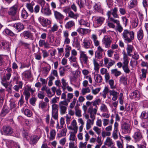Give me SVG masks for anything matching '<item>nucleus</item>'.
I'll return each instance as SVG.
<instances>
[{
  "mask_svg": "<svg viewBox=\"0 0 148 148\" xmlns=\"http://www.w3.org/2000/svg\"><path fill=\"white\" fill-rule=\"evenodd\" d=\"M122 36L125 42L127 44L132 42L134 39V34L133 31L126 29L123 30Z\"/></svg>",
  "mask_w": 148,
  "mask_h": 148,
  "instance_id": "1",
  "label": "nucleus"
},
{
  "mask_svg": "<svg viewBox=\"0 0 148 148\" xmlns=\"http://www.w3.org/2000/svg\"><path fill=\"white\" fill-rule=\"evenodd\" d=\"M18 11V7L17 5H14L9 9L8 13L12 20L16 21L18 19V16L17 14Z\"/></svg>",
  "mask_w": 148,
  "mask_h": 148,
  "instance_id": "2",
  "label": "nucleus"
},
{
  "mask_svg": "<svg viewBox=\"0 0 148 148\" xmlns=\"http://www.w3.org/2000/svg\"><path fill=\"white\" fill-rule=\"evenodd\" d=\"M68 105V104L66 100L60 102L59 106L61 114H64L66 112L67 107Z\"/></svg>",
  "mask_w": 148,
  "mask_h": 148,
  "instance_id": "3",
  "label": "nucleus"
},
{
  "mask_svg": "<svg viewBox=\"0 0 148 148\" xmlns=\"http://www.w3.org/2000/svg\"><path fill=\"white\" fill-rule=\"evenodd\" d=\"M135 132L133 136V138L135 142H139L143 138L142 133L140 130L138 129H135Z\"/></svg>",
  "mask_w": 148,
  "mask_h": 148,
  "instance_id": "4",
  "label": "nucleus"
},
{
  "mask_svg": "<svg viewBox=\"0 0 148 148\" xmlns=\"http://www.w3.org/2000/svg\"><path fill=\"white\" fill-rule=\"evenodd\" d=\"M117 12L118 8L116 7L113 9H112L110 11H108L106 14L108 16V18L112 17L111 16V15H112L114 18H119V16L117 14Z\"/></svg>",
  "mask_w": 148,
  "mask_h": 148,
  "instance_id": "5",
  "label": "nucleus"
},
{
  "mask_svg": "<svg viewBox=\"0 0 148 148\" xmlns=\"http://www.w3.org/2000/svg\"><path fill=\"white\" fill-rule=\"evenodd\" d=\"M112 125H110L105 129V131H103L101 133L102 137L104 138L106 136H109L111 134V132L112 130Z\"/></svg>",
  "mask_w": 148,
  "mask_h": 148,
  "instance_id": "6",
  "label": "nucleus"
},
{
  "mask_svg": "<svg viewBox=\"0 0 148 148\" xmlns=\"http://www.w3.org/2000/svg\"><path fill=\"white\" fill-rule=\"evenodd\" d=\"M112 40L110 36H106L103 39V42L106 48L110 46Z\"/></svg>",
  "mask_w": 148,
  "mask_h": 148,
  "instance_id": "7",
  "label": "nucleus"
},
{
  "mask_svg": "<svg viewBox=\"0 0 148 148\" xmlns=\"http://www.w3.org/2000/svg\"><path fill=\"white\" fill-rule=\"evenodd\" d=\"M20 35L21 36H23L26 39H29L32 40H34L33 34L29 31H24Z\"/></svg>",
  "mask_w": 148,
  "mask_h": 148,
  "instance_id": "8",
  "label": "nucleus"
},
{
  "mask_svg": "<svg viewBox=\"0 0 148 148\" xmlns=\"http://www.w3.org/2000/svg\"><path fill=\"white\" fill-rule=\"evenodd\" d=\"M11 26L14 27L17 30L18 32H21L24 28L23 24L21 22L12 24Z\"/></svg>",
  "mask_w": 148,
  "mask_h": 148,
  "instance_id": "9",
  "label": "nucleus"
},
{
  "mask_svg": "<svg viewBox=\"0 0 148 148\" xmlns=\"http://www.w3.org/2000/svg\"><path fill=\"white\" fill-rule=\"evenodd\" d=\"M130 97V98L131 99H134L136 100H138L140 97V92L137 90H135L131 93Z\"/></svg>",
  "mask_w": 148,
  "mask_h": 148,
  "instance_id": "10",
  "label": "nucleus"
},
{
  "mask_svg": "<svg viewBox=\"0 0 148 148\" xmlns=\"http://www.w3.org/2000/svg\"><path fill=\"white\" fill-rule=\"evenodd\" d=\"M41 11L47 16L50 15L51 14V10L50 9L49 5L48 3L46 4L45 7L42 9Z\"/></svg>",
  "mask_w": 148,
  "mask_h": 148,
  "instance_id": "11",
  "label": "nucleus"
},
{
  "mask_svg": "<svg viewBox=\"0 0 148 148\" xmlns=\"http://www.w3.org/2000/svg\"><path fill=\"white\" fill-rule=\"evenodd\" d=\"M38 20L40 23L44 26L49 25L51 23L50 20L44 18L43 17L38 18Z\"/></svg>",
  "mask_w": 148,
  "mask_h": 148,
  "instance_id": "12",
  "label": "nucleus"
},
{
  "mask_svg": "<svg viewBox=\"0 0 148 148\" xmlns=\"http://www.w3.org/2000/svg\"><path fill=\"white\" fill-rule=\"evenodd\" d=\"M11 109L6 105H4L1 110L0 115L2 117L5 116L7 114L10 112Z\"/></svg>",
  "mask_w": 148,
  "mask_h": 148,
  "instance_id": "13",
  "label": "nucleus"
},
{
  "mask_svg": "<svg viewBox=\"0 0 148 148\" xmlns=\"http://www.w3.org/2000/svg\"><path fill=\"white\" fill-rule=\"evenodd\" d=\"M69 130H73L75 133H76L77 130V123L75 119H73L71 123V125L67 126Z\"/></svg>",
  "mask_w": 148,
  "mask_h": 148,
  "instance_id": "14",
  "label": "nucleus"
},
{
  "mask_svg": "<svg viewBox=\"0 0 148 148\" xmlns=\"http://www.w3.org/2000/svg\"><path fill=\"white\" fill-rule=\"evenodd\" d=\"M2 128L4 134L5 135L10 134L13 133L12 129L10 126H4Z\"/></svg>",
  "mask_w": 148,
  "mask_h": 148,
  "instance_id": "15",
  "label": "nucleus"
},
{
  "mask_svg": "<svg viewBox=\"0 0 148 148\" xmlns=\"http://www.w3.org/2000/svg\"><path fill=\"white\" fill-rule=\"evenodd\" d=\"M88 113L90 114V117L93 119L95 118V115L97 112V110L96 108H93L92 107L89 108L88 110Z\"/></svg>",
  "mask_w": 148,
  "mask_h": 148,
  "instance_id": "16",
  "label": "nucleus"
},
{
  "mask_svg": "<svg viewBox=\"0 0 148 148\" xmlns=\"http://www.w3.org/2000/svg\"><path fill=\"white\" fill-rule=\"evenodd\" d=\"M54 16L57 20L60 21H62L64 18V16L60 12L56 11H54Z\"/></svg>",
  "mask_w": 148,
  "mask_h": 148,
  "instance_id": "17",
  "label": "nucleus"
},
{
  "mask_svg": "<svg viewBox=\"0 0 148 148\" xmlns=\"http://www.w3.org/2000/svg\"><path fill=\"white\" fill-rule=\"evenodd\" d=\"M121 128L124 131L128 132L130 129V125L126 122H124L121 125Z\"/></svg>",
  "mask_w": 148,
  "mask_h": 148,
  "instance_id": "18",
  "label": "nucleus"
},
{
  "mask_svg": "<svg viewBox=\"0 0 148 148\" xmlns=\"http://www.w3.org/2000/svg\"><path fill=\"white\" fill-rule=\"evenodd\" d=\"M40 137L37 135H34L32 136L30 139V142L31 144H34L37 143L39 140Z\"/></svg>",
  "mask_w": 148,
  "mask_h": 148,
  "instance_id": "19",
  "label": "nucleus"
},
{
  "mask_svg": "<svg viewBox=\"0 0 148 148\" xmlns=\"http://www.w3.org/2000/svg\"><path fill=\"white\" fill-rule=\"evenodd\" d=\"M105 18L102 17H97L95 18L96 23L99 26H100L103 23Z\"/></svg>",
  "mask_w": 148,
  "mask_h": 148,
  "instance_id": "20",
  "label": "nucleus"
},
{
  "mask_svg": "<svg viewBox=\"0 0 148 148\" xmlns=\"http://www.w3.org/2000/svg\"><path fill=\"white\" fill-rule=\"evenodd\" d=\"M1 84L5 87V88H8L9 84V82L7 81V80L5 79V76H3L1 78Z\"/></svg>",
  "mask_w": 148,
  "mask_h": 148,
  "instance_id": "21",
  "label": "nucleus"
},
{
  "mask_svg": "<svg viewBox=\"0 0 148 148\" xmlns=\"http://www.w3.org/2000/svg\"><path fill=\"white\" fill-rule=\"evenodd\" d=\"M138 2L137 0H132L130 1L128 7L130 9H132L136 6L138 5Z\"/></svg>",
  "mask_w": 148,
  "mask_h": 148,
  "instance_id": "22",
  "label": "nucleus"
},
{
  "mask_svg": "<svg viewBox=\"0 0 148 148\" xmlns=\"http://www.w3.org/2000/svg\"><path fill=\"white\" fill-rule=\"evenodd\" d=\"M104 143L105 145H107L109 147H111L114 145V143L112 139L109 137H107Z\"/></svg>",
  "mask_w": 148,
  "mask_h": 148,
  "instance_id": "23",
  "label": "nucleus"
},
{
  "mask_svg": "<svg viewBox=\"0 0 148 148\" xmlns=\"http://www.w3.org/2000/svg\"><path fill=\"white\" fill-rule=\"evenodd\" d=\"M35 5L34 2L32 3H27L26 7L29 11L31 13L34 12L33 6Z\"/></svg>",
  "mask_w": 148,
  "mask_h": 148,
  "instance_id": "24",
  "label": "nucleus"
},
{
  "mask_svg": "<svg viewBox=\"0 0 148 148\" xmlns=\"http://www.w3.org/2000/svg\"><path fill=\"white\" fill-rule=\"evenodd\" d=\"M18 45L20 46H23L25 49H28L30 45L22 40H20L18 41Z\"/></svg>",
  "mask_w": 148,
  "mask_h": 148,
  "instance_id": "25",
  "label": "nucleus"
},
{
  "mask_svg": "<svg viewBox=\"0 0 148 148\" xmlns=\"http://www.w3.org/2000/svg\"><path fill=\"white\" fill-rule=\"evenodd\" d=\"M3 32L7 35L12 37H16L17 36L16 34H15L11 30L8 29H5L3 31Z\"/></svg>",
  "mask_w": 148,
  "mask_h": 148,
  "instance_id": "26",
  "label": "nucleus"
},
{
  "mask_svg": "<svg viewBox=\"0 0 148 148\" xmlns=\"http://www.w3.org/2000/svg\"><path fill=\"white\" fill-rule=\"evenodd\" d=\"M134 47L132 45H127V47L126 49L127 51V53L128 56H131L132 55L131 54L132 53Z\"/></svg>",
  "mask_w": 148,
  "mask_h": 148,
  "instance_id": "27",
  "label": "nucleus"
},
{
  "mask_svg": "<svg viewBox=\"0 0 148 148\" xmlns=\"http://www.w3.org/2000/svg\"><path fill=\"white\" fill-rule=\"evenodd\" d=\"M129 59H130L128 57L127 55L125 52L123 54V65L128 64Z\"/></svg>",
  "mask_w": 148,
  "mask_h": 148,
  "instance_id": "28",
  "label": "nucleus"
},
{
  "mask_svg": "<svg viewBox=\"0 0 148 148\" xmlns=\"http://www.w3.org/2000/svg\"><path fill=\"white\" fill-rule=\"evenodd\" d=\"M137 36L138 39V40H141L143 38L144 34L143 30L141 28H140L137 32Z\"/></svg>",
  "mask_w": 148,
  "mask_h": 148,
  "instance_id": "29",
  "label": "nucleus"
},
{
  "mask_svg": "<svg viewBox=\"0 0 148 148\" xmlns=\"http://www.w3.org/2000/svg\"><path fill=\"white\" fill-rule=\"evenodd\" d=\"M95 82L97 83H101L103 80L102 76L99 74H96L94 76Z\"/></svg>",
  "mask_w": 148,
  "mask_h": 148,
  "instance_id": "30",
  "label": "nucleus"
},
{
  "mask_svg": "<svg viewBox=\"0 0 148 148\" xmlns=\"http://www.w3.org/2000/svg\"><path fill=\"white\" fill-rule=\"evenodd\" d=\"M67 66L60 67L59 69L60 75L61 76H64L65 75V72L66 71Z\"/></svg>",
  "mask_w": 148,
  "mask_h": 148,
  "instance_id": "31",
  "label": "nucleus"
},
{
  "mask_svg": "<svg viewBox=\"0 0 148 148\" xmlns=\"http://www.w3.org/2000/svg\"><path fill=\"white\" fill-rule=\"evenodd\" d=\"M111 73L116 77H117L121 75V73L120 71H118L117 69H114L111 70Z\"/></svg>",
  "mask_w": 148,
  "mask_h": 148,
  "instance_id": "32",
  "label": "nucleus"
},
{
  "mask_svg": "<svg viewBox=\"0 0 148 148\" xmlns=\"http://www.w3.org/2000/svg\"><path fill=\"white\" fill-rule=\"evenodd\" d=\"M75 25V23L73 21H70L66 23L65 25L66 29H70Z\"/></svg>",
  "mask_w": 148,
  "mask_h": 148,
  "instance_id": "33",
  "label": "nucleus"
},
{
  "mask_svg": "<svg viewBox=\"0 0 148 148\" xmlns=\"http://www.w3.org/2000/svg\"><path fill=\"white\" fill-rule=\"evenodd\" d=\"M92 38L93 40L95 45L96 46H98L99 44V41L97 40V37L95 34H92Z\"/></svg>",
  "mask_w": 148,
  "mask_h": 148,
  "instance_id": "34",
  "label": "nucleus"
},
{
  "mask_svg": "<svg viewBox=\"0 0 148 148\" xmlns=\"http://www.w3.org/2000/svg\"><path fill=\"white\" fill-rule=\"evenodd\" d=\"M18 85H15L13 87L14 89L16 91H18L19 89L22 88L23 86V83L22 81L18 82Z\"/></svg>",
  "mask_w": 148,
  "mask_h": 148,
  "instance_id": "35",
  "label": "nucleus"
},
{
  "mask_svg": "<svg viewBox=\"0 0 148 148\" xmlns=\"http://www.w3.org/2000/svg\"><path fill=\"white\" fill-rule=\"evenodd\" d=\"M93 119L91 121L90 119H88L86 123V129L88 130L90 128L91 125H93V123L94 120Z\"/></svg>",
  "mask_w": 148,
  "mask_h": 148,
  "instance_id": "36",
  "label": "nucleus"
},
{
  "mask_svg": "<svg viewBox=\"0 0 148 148\" xmlns=\"http://www.w3.org/2000/svg\"><path fill=\"white\" fill-rule=\"evenodd\" d=\"M56 132L55 130H51L50 132V137L49 139L50 140H53L55 137Z\"/></svg>",
  "mask_w": 148,
  "mask_h": 148,
  "instance_id": "37",
  "label": "nucleus"
},
{
  "mask_svg": "<svg viewBox=\"0 0 148 148\" xmlns=\"http://www.w3.org/2000/svg\"><path fill=\"white\" fill-rule=\"evenodd\" d=\"M61 83L62 84V88L64 91L66 89L67 86L68 85V84L66 82V80L64 78L61 80Z\"/></svg>",
  "mask_w": 148,
  "mask_h": 148,
  "instance_id": "38",
  "label": "nucleus"
},
{
  "mask_svg": "<svg viewBox=\"0 0 148 148\" xmlns=\"http://www.w3.org/2000/svg\"><path fill=\"white\" fill-rule=\"evenodd\" d=\"M21 16L22 18L25 19H26L28 16V13L24 9L22 11Z\"/></svg>",
  "mask_w": 148,
  "mask_h": 148,
  "instance_id": "39",
  "label": "nucleus"
},
{
  "mask_svg": "<svg viewBox=\"0 0 148 148\" xmlns=\"http://www.w3.org/2000/svg\"><path fill=\"white\" fill-rule=\"evenodd\" d=\"M120 82L121 83L125 85H126L127 84V79L124 76H122L120 78Z\"/></svg>",
  "mask_w": 148,
  "mask_h": 148,
  "instance_id": "40",
  "label": "nucleus"
},
{
  "mask_svg": "<svg viewBox=\"0 0 148 148\" xmlns=\"http://www.w3.org/2000/svg\"><path fill=\"white\" fill-rule=\"evenodd\" d=\"M67 131V130L66 128H64L60 132V133L58 134V137L60 138L65 136L66 135Z\"/></svg>",
  "mask_w": 148,
  "mask_h": 148,
  "instance_id": "41",
  "label": "nucleus"
},
{
  "mask_svg": "<svg viewBox=\"0 0 148 148\" xmlns=\"http://www.w3.org/2000/svg\"><path fill=\"white\" fill-rule=\"evenodd\" d=\"M23 95L25 96V99L27 101H28L29 98L30 96V94L29 92L27 90H25L23 92Z\"/></svg>",
  "mask_w": 148,
  "mask_h": 148,
  "instance_id": "42",
  "label": "nucleus"
},
{
  "mask_svg": "<svg viewBox=\"0 0 148 148\" xmlns=\"http://www.w3.org/2000/svg\"><path fill=\"white\" fill-rule=\"evenodd\" d=\"M93 64L94 66V69L95 71H98L99 69V64L96 61L95 59L93 60Z\"/></svg>",
  "mask_w": 148,
  "mask_h": 148,
  "instance_id": "43",
  "label": "nucleus"
},
{
  "mask_svg": "<svg viewBox=\"0 0 148 148\" xmlns=\"http://www.w3.org/2000/svg\"><path fill=\"white\" fill-rule=\"evenodd\" d=\"M122 68L124 72L127 74H128L130 72V70L129 68L128 64L123 65Z\"/></svg>",
  "mask_w": 148,
  "mask_h": 148,
  "instance_id": "44",
  "label": "nucleus"
},
{
  "mask_svg": "<svg viewBox=\"0 0 148 148\" xmlns=\"http://www.w3.org/2000/svg\"><path fill=\"white\" fill-rule=\"evenodd\" d=\"M77 40L75 42V44L76 47L77 48V49L79 50L80 49V45L79 40L82 41V38L80 39V37L78 36L77 37Z\"/></svg>",
  "mask_w": 148,
  "mask_h": 148,
  "instance_id": "45",
  "label": "nucleus"
},
{
  "mask_svg": "<svg viewBox=\"0 0 148 148\" xmlns=\"http://www.w3.org/2000/svg\"><path fill=\"white\" fill-rule=\"evenodd\" d=\"M141 119H148V112H146V111H143L140 116Z\"/></svg>",
  "mask_w": 148,
  "mask_h": 148,
  "instance_id": "46",
  "label": "nucleus"
},
{
  "mask_svg": "<svg viewBox=\"0 0 148 148\" xmlns=\"http://www.w3.org/2000/svg\"><path fill=\"white\" fill-rule=\"evenodd\" d=\"M68 16L71 18L76 19L78 17V15L77 14H74L73 12L71 10L69 13Z\"/></svg>",
  "mask_w": 148,
  "mask_h": 148,
  "instance_id": "47",
  "label": "nucleus"
},
{
  "mask_svg": "<svg viewBox=\"0 0 148 148\" xmlns=\"http://www.w3.org/2000/svg\"><path fill=\"white\" fill-rule=\"evenodd\" d=\"M20 148V146L18 145L16 143H14L13 141H11L10 143V148Z\"/></svg>",
  "mask_w": 148,
  "mask_h": 148,
  "instance_id": "48",
  "label": "nucleus"
},
{
  "mask_svg": "<svg viewBox=\"0 0 148 148\" xmlns=\"http://www.w3.org/2000/svg\"><path fill=\"white\" fill-rule=\"evenodd\" d=\"M142 74L141 76L140 77V79H142L143 78H145L146 77V73H147V69H143L141 70Z\"/></svg>",
  "mask_w": 148,
  "mask_h": 148,
  "instance_id": "49",
  "label": "nucleus"
},
{
  "mask_svg": "<svg viewBox=\"0 0 148 148\" xmlns=\"http://www.w3.org/2000/svg\"><path fill=\"white\" fill-rule=\"evenodd\" d=\"M47 106V103L43 101H41L39 105V107L41 108L42 110L46 108Z\"/></svg>",
  "mask_w": 148,
  "mask_h": 148,
  "instance_id": "50",
  "label": "nucleus"
},
{
  "mask_svg": "<svg viewBox=\"0 0 148 148\" xmlns=\"http://www.w3.org/2000/svg\"><path fill=\"white\" fill-rule=\"evenodd\" d=\"M109 89L108 87L105 86L103 92L102 96L104 98H105L106 97V95L108 93Z\"/></svg>",
  "mask_w": 148,
  "mask_h": 148,
  "instance_id": "51",
  "label": "nucleus"
},
{
  "mask_svg": "<svg viewBox=\"0 0 148 148\" xmlns=\"http://www.w3.org/2000/svg\"><path fill=\"white\" fill-rule=\"evenodd\" d=\"M75 114L76 115L79 117H81L82 116L81 114V111L79 109L78 107H75Z\"/></svg>",
  "mask_w": 148,
  "mask_h": 148,
  "instance_id": "52",
  "label": "nucleus"
},
{
  "mask_svg": "<svg viewBox=\"0 0 148 148\" xmlns=\"http://www.w3.org/2000/svg\"><path fill=\"white\" fill-rule=\"evenodd\" d=\"M101 111L103 112H106L108 111L106 106L104 104H102L100 107Z\"/></svg>",
  "mask_w": 148,
  "mask_h": 148,
  "instance_id": "53",
  "label": "nucleus"
},
{
  "mask_svg": "<svg viewBox=\"0 0 148 148\" xmlns=\"http://www.w3.org/2000/svg\"><path fill=\"white\" fill-rule=\"evenodd\" d=\"M78 122L79 123H80L81 124V125L79 127V132H81L83 130V121L82 119L80 118L78 120Z\"/></svg>",
  "mask_w": 148,
  "mask_h": 148,
  "instance_id": "54",
  "label": "nucleus"
},
{
  "mask_svg": "<svg viewBox=\"0 0 148 148\" xmlns=\"http://www.w3.org/2000/svg\"><path fill=\"white\" fill-rule=\"evenodd\" d=\"M24 114L27 116L31 117L32 114V112L28 109H26L24 111Z\"/></svg>",
  "mask_w": 148,
  "mask_h": 148,
  "instance_id": "55",
  "label": "nucleus"
},
{
  "mask_svg": "<svg viewBox=\"0 0 148 148\" xmlns=\"http://www.w3.org/2000/svg\"><path fill=\"white\" fill-rule=\"evenodd\" d=\"M14 73L15 74L16 76L14 77L13 80L16 82V84H18V80L20 78V76L17 72H14Z\"/></svg>",
  "mask_w": 148,
  "mask_h": 148,
  "instance_id": "56",
  "label": "nucleus"
},
{
  "mask_svg": "<svg viewBox=\"0 0 148 148\" xmlns=\"http://www.w3.org/2000/svg\"><path fill=\"white\" fill-rule=\"evenodd\" d=\"M4 56L3 55H0V66H3L4 65Z\"/></svg>",
  "mask_w": 148,
  "mask_h": 148,
  "instance_id": "57",
  "label": "nucleus"
},
{
  "mask_svg": "<svg viewBox=\"0 0 148 148\" xmlns=\"http://www.w3.org/2000/svg\"><path fill=\"white\" fill-rule=\"evenodd\" d=\"M59 106L58 105L56 104H53L52 105V111H58Z\"/></svg>",
  "mask_w": 148,
  "mask_h": 148,
  "instance_id": "58",
  "label": "nucleus"
},
{
  "mask_svg": "<svg viewBox=\"0 0 148 148\" xmlns=\"http://www.w3.org/2000/svg\"><path fill=\"white\" fill-rule=\"evenodd\" d=\"M46 93L47 94V96L49 98H51L52 96L55 95L54 93L51 92L50 91V89L49 88H48V90H47V91L46 92Z\"/></svg>",
  "mask_w": 148,
  "mask_h": 148,
  "instance_id": "59",
  "label": "nucleus"
},
{
  "mask_svg": "<svg viewBox=\"0 0 148 148\" xmlns=\"http://www.w3.org/2000/svg\"><path fill=\"white\" fill-rule=\"evenodd\" d=\"M108 83L111 88L114 89L116 88L115 86L114 85V81L113 80L110 79L109 80Z\"/></svg>",
  "mask_w": 148,
  "mask_h": 148,
  "instance_id": "60",
  "label": "nucleus"
},
{
  "mask_svg": "<svg viewBox=\"0 0 148 148\" xmlns=\"http://www.w3.org/2000/svg\"><path fill=\"white\" fill-rule=\"evenodd\" d=\"M58 111H52V117L55 119H56L58 118Z\"/></svg>",
  "mask_w": 148,
  "mask_h": 148,
  "instance_id": "61",
  "label": "nucleus"
},
{
  "mask_svg": "<svg viewBox=\"0 0 148 148\" xmlns=\"http://www.w3.org/2000/svg\"><path fill=\"white\" fill-rule=\"evenodd\" d=\"M58 27L57 25L56 24H55L53 27H51V31L52 32L56 31L58 30Z\"/></svg>",
  "mask_w": 148,
  "mask_h": 148,
  "instance_id": "62",
  "label": "nucleus"
},
{
  "mask_svg": "<svg viewBox=\"0 0 148 148\" xmlns=\"http://www.w3.org/2000/svg\"><path fill=\"white\" fill-rule=\"evenodd\" d=\"M132 57L134 59L137 60L138 59L139 56L137 53L134 52L133 55L132 56Z\"/></svg>",
  "mask_w": 148,
  "mask_h": 148,
  "instance_id": "63",
  "label": "nucleus"
},
{
  "mask_svg": "<svg viewBox=\"0 0 148 148\" xmlns=\"http://www.w3.org/2000/svg\"><path fill=\"white\" fill-rule=\"evenodd\" d=\"M143 5L145 9H147L148 7V0H143Z\"/></svg>",
  "mask_w": 148,
  "mask_h": 148,
  "instance_id": "64",
  "label": "nucleus"
}]
</instances>
